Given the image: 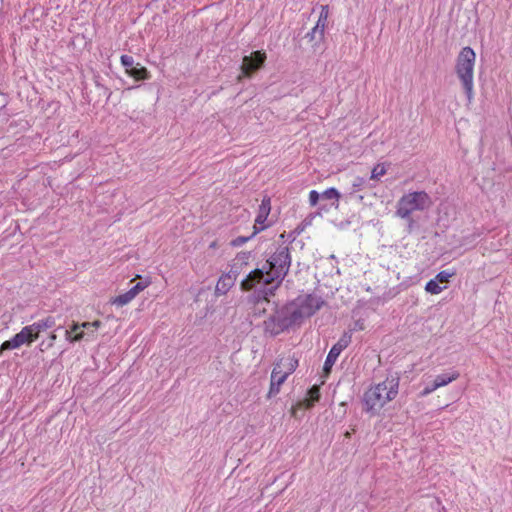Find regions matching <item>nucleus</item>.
I'll return each mask as SVG.
<instances>
[{
	"label": "nucleus",
	"mask_w": 512,
	"mask_h": 512,
	"mask_svg": "<svg viewBox=\"0 0 512 512\" xmlns=\"http://www.w3.org/2000/svg\"><path fill=\"white\" fill-rule=\"evenodd\" d=\"M291 266V254L287 245L281 244L274 251L266 254L265 263L260 268L250 271L240 282V289L248 292L246 302L258 306L269 303L270 297L283 282Z\"/></svg>",
	"instance_id": "1"
},
{
	"label": "nucleus",
	"mask_w": 512,
	"mask_h": 512,
	"mask_svg": "<svg viewBox=\"0 0 512 512\" xmlns=\"http://www.w3.org/2000/svg\"><path fill=\"white\" fill-rule=\"evenodd\" d=\"M325 304L315 294L300 295L283 305L275 304L273 312L263 322V331L270 337L299 327L305 318L313 316Z\"/></svg>",
	"instance_id": "2"
},
{
	"label": "nucleus",
	"mask_w": 512,
	"mask_h": 512,
	"mask_svg": "<svg viewBox=\"0 0 512 512\" xmlns=\"http://www.w3.org/2000/svg\"><path fill=\"white\" fill-rule=\"evenodd\" d=\"M400 378L389 375L383 382L369 388L363 395L365 411L376 414L398 394Z\"/></svg>",
	"instance_id": "3"
},
{
	"label": "nucleus",
	"mask_w": 512,
	"mask_h": 512,
	"mask_svg": "<svg viewBox=\"0 0 512 512\" xmlns=\"http://www.w3.org/2000/svg\"><path fill=\"white\" fill-rule=\"evenodd\" d=\"M431 205V198L425 191L409 192L397 201L395 216L407 222L406 230L411 233L417 226V222L412 217L413 212L424 211Z\"/></svg>",
	"instance_id": "4"
},
{
	"label": "nucleus",
	"mask_w": 512,
	"mask_h": 512,
	"mask_svg": "<svg viewBox=\"0 0 512 512\" xmlns=\"http://www.w3.org/2000/svg\"><path fill=\"white\" fill-rule=\"evenodd\" d=\"M476 54L471 47H464L460 51L456 62V73L460 79L468 101L473 98V72Z\"/></svg>",
	"instance_id": "5"
},
{
	"label": "nucleus",
	"mask_w": 512,
	"mask_h": 512,
	"mask_svg": "<svg viewBox=\"0 0 512 512\" xmlns=\"http://www.w3.org/2000/svg\"><path fill=\"white\" fill-rule=\"evenodd\" d=\"M266 58V53L261 50L254 51L250 55L244 56L240 67L241 74L238 76V79L241 80L243 77H252L264 66Z\"/></svg>",
	"instance_id": "6"
},
{
	"label": "nucleus",
	"mask_w": 512,
	"mask_h": 512,
	"mask_svg": "<svg viewBox=\"0 0 512 512\" xmlns=\"http://www.w3.org/2000/svg\"><path fill=\"white\" fill-rule=\"evenodd\" d=\"M35 334H32L28 325L23 327L20 332L16 333L11 339L4 341L0 345V356L7 350L18 349L23 345H31L34 342Z\"/></svg>",
	"instance_id": "7"
},
{
	"label": "nucleus",
	"mask_w": 512,
	"mask_h": 512,
	"mask_svg": "<svg viewBox=\"0 0 512 512\" xmlns=\"http://www.w3.org/2000/svg\"><path fill=\"white\" fill-rule=\"evenodd\" d=\"M238 274L236 269H231L229 272L224 273L217 281L215 295H225L234 286Z\"/></svg>",
	"instance_id": "8"
},
{
	"label": "nucleus",
	"mask_w": 512,
	"mask_h": 512,
	"mask_svg": "<svg viewBox=\"0 0 512 512\" xmlns=\"http://www.w3.org/2000/svg\"><path fill=\"white\" fill-rule=\"evenodd\" d=\"M148 286V282H138L132 288H130L127 292L116 296L112 304L117 305L118 307H122L129 302H131L141 291H143Z\"/></svg>",
	"instance_id": "9"
},
{
	"label": "nucleus",
	"mask_w": 512,
	"mask_h": 512,
	"mask_svg": "<svg viewBox=\"0 0 512 512\" xmlns=\"http://www.w3.org/2000/svg\"><path fill=\"white\" fill-rule=\"evenodd\" d=\"M55 324V318L52 316H48L44 319L34 322L31 325H28V327L31 330L32 334H35V339L37 340L41 332L54 327Z\"/></svg>",
	"instance_id": "10"
},
{
	"label": "nucleus",
	"mask_w": 512,
	"mask_h": 512,
	"mask_svg": "<svg viewBox=\"0 0 512 512\" xmlns=\"http://www.w3.org/2000/svg\"><path fill=\"white\" fill-rule=\"evenodd\" d=\"M271 211V199L269 196H264L258 209V214L255 219V225L265 226L264 223L268 218Z\"/></svg>",
	"instance_id": "11"
},
{
	"label": "nucleus",
	"mask_w": 512,
	"mask_h": 512,
	"mask_svg": "<svg viewBox=\"0 0 512 512\" xmlns=\"http://www.w3.org/2000/svg\"><path fill=\"white\" fill-rule=\"evenodd\" d=\"M94 83H95V88H96V99H95V102L96 103H99L102 99L107 102L111 95H112V92L110 91L109 88H107L106 86H104L101 82H100V76L99 75H95L94 76Z\"/></svg>",
	"instance_id": "12"
},
{
	"label": "nucleus",
	"mask_w": 512,
	"mask_h": 512,
	"mask_svg": "<svg viewBox=\"0 0 512 512\" xmlns=\"http://www.w3.org/2000/svg\"><path fill=\"white\" fill-rule=\"evenodd\" d=\"M320 397V386L315 384L307 391V397L303 401L304 407L312 408L320 400Z\"/></svg>",
	"instance_id": "13"
},
{
	"label": "nucleus",
	"mask_w": 512,
	"mask_h": 512,
	"mask_svg": "<svg viewBox=\"0 0 512 512\" xmlns=\"http://www.w3.org/2000/svg\"><path fill=\"white\" fill-rule=\"evenodd\" d=\"M127 74L134 78L136 81H143L151 78L150 72L140 63H136V65L130 69Z\"/></svg>",
	"instance_id": "14"
},
{
	"label": "nucleus",
	"mask_w": 512,
	"mask_h": 512,
	"mask_svg": "<svg viewBox=\"0 0 512 512\" xmlns=\"http://www.w3.org/2000/svg\"><path fill=\"white\" fill-rule=\"evenodd\" d=\"M275 364H281L282 372L289 376L298 367V359L295 356H289L286 359H280Z\"/></svg>",
	"instance_id": "15"
},
{
	"label": "nucleus",
	"mask_w": 512,
	"mask_h": 512,
	"mask_svg": "<svg viewBox=\"0 0 512 512\" xmlns=\"http://www.w3.org/2000/svg\"><path fill=\"white\" fill-rule=\"evenodd\" d=\"M90 326H91V322H83L81 325L74 324L72 326L71 330L66 329L64 331V335H65L66 340H68L70 342L80 341L84 337V332L76 333L74 336L71 335V332L78 330L80 327H82V328H89Z\"/></svg>",
	"instance_id": "16"
},
{
	"label": "nucleus",
	"mask_w": 512,
	"mask_h": 512,
	"mask_svg": "<svg viewBox=\"0 0 512 512\" xmlns=\"http://www.w3.org/2000/svg\"><path fill=\"white\" fill-rule=\"evenodd\" d=\"M459 377V373L454 371L452 373H443L440 375H437L434 379V388H440L443 387L452 381L456 380Z\"/></svg>",
	"instance_id": "17"
},
{
	"label": "nucleus",
	"mask_w": 512,
	"mask_h": 512,
	"mask_svg": "<svg viewBox=\"0 0 512 512\" xmlns=\"http://www.w3.org/2000/svg\"><path fill=\"white\" fill-rule=\"evenodd\" d=\"M352 341V332L346 331L339 338V340L331 347L334 351H337L339 354L346 349Z\"/></svg>",
	"instance_id": "18"
},
{
	"label": "nucleus",
	"mask_w": 512,
	"mask_h": 512,
	"mask_svg": "<svg viewBox=\"0 0 512 512\" xmlns=\"http://www.w3.org/2000/svg\"><path fill=\"white\" fill-rule=\"evenodd\" d=\"M265 228H266V226L257 227L256 225H254V231L250 236H238L231 241V245L233 247H240V246L244 245L246 242H248L251 238H253L257 233L264 230Z\"/></svg>",
	"instance_id": "19"
},
{
	"label": "nucleus",
	"mask_w": 512,
	"mask_h": 512,
	"mask_svg": "<svg viewBox=\"0 0 512 512\" xmlns=\"http://www.w3.org/2000/svg\"><path fill=\"white\" fill-rule=\"evenodd\" d=\"M305 38H307L309 42H314L315 44H317L324 38V29L315 25L309 32H307Z\"/></svg>",
	"instance_id": "20"
},
{
	"label": "nucleus",
	"mask_w": 512,
	"mask_h": 512,
	"mask_svg": "<svg viewBox=\"0 0 512 512\" xmlns=\"http://www.w3.org/2000/svg\"><path fill=\"white\" fill-rule=\"evenodd\" d=\"M287 377L288 376L282 372L281 364H274L270 379L282 385L286 381Z\"/></svg>",
	"instance_id": "21"
},
{
	"label": "nucleus",
	"mask_w": 512,
	"mask_h": 512,
	"mask_svg": "<svg viewBox=\"0 0 512 512\" xmlns=\"http://www.w3.org/2000/svg\"><path fill=\"white\" fill-rule=\"evenodd\" d=\"M339 353L337 351H334L333 349H330L328 352V355L325 359L323 370L325 373H330L332 370L333 365L335 364L337 358L339 357Z\"/></svg>",
	"instance_id": "22"
},
{
	"label": "nucleus",
	"mask_w": 512,
	"mask_h": 512,
	"mask_svg": "<svg viewBox=\"0 0 512 512\" xmlns=\"http://www.w3.org/2000/svg\"><path fill=\"white\" fill-rule=\"evenodd\" d=\"M444 288L445 286L441 287L440 283L435 278L429 280L425 285L426 292L433 295L439 294Z\"/></svg>",
	"instance_id": "23"
},
{
	"label": "nucleus",
	"mask_w": 512,
	"mask_h": 512,
	"mask_svg": "<svg viewBox=\"0 0 512 512\" xmlns=\"http://www.w3.org/2000/svg\"><path fill=\"white\" fill-rule=\"evenodd\" d=\"M320 197L321 200H335L336 202H338L340 198V193L336 188L330 187L326 189L324 192H322L320 194Z\"/></svg>",
	"instance_id": "24"
},
{
	"label": "nucleus",
	"mask_w": 512,
	"mask_h": 512,
	"mask_svg": "<svg viewBox=\"0 0 512 512\" xmlns=\"http://www.w3.org/2000/svg\"><path fill=\"white\" fill-rule=\"evenodd\" d=\"M328 15H329V6L328 5H322L321 6L320 15H319V18H318V21H317L316 25L325 30V26H326V23H327Z\"/></svg>",
	"instance_id": "25"
},
{
	"label": "nucleus",
	"mask_w": 512,
	"mask_h": 512,
	"mask_svg": "<svg viewBox=\"0 0 512 512\" xmlns=\"http://www.w3.org/2000/svg\"><path fill=\"white\" fill-rule=\"evenodd\" d=\"M368 184V180L364 177H355L353 183H352V191L350 194H354L358 191L363 190L366 185Z\"/></svg>",
	"instance_id": "26"
},
{
	"label": "nucleus",
	"mask_w": 512,
	"mask_h": 512,
	"mask_svg": "<svg viewBox=\"0 0 512 512\" xmlns=\"http://www.w3.org/2000/svg\"><path fill=\"white\" fill-rule=\"evenodd\" d=\"M120 62L125 68L126 74L129 72L130 69H132L136 65L134 58L130 55H122L120 57Z\"/></svg>",
	"instance_id": "27"
},
{
	"label": "nucleus",
	"mask_w": 512,
	"mask_h": 512,
	"mask_svg": "<svg viewBox=\"0 0 512 512\" xmlns=\"http://www.w3.org/2000/svg\"><path fill=\"white\" fill-rule=\"evenodd\" d=\"M386 174V168L384 164H377L371 171L370 179L378 180L380 177Z\"/></svg>",
	"instance_id": "28"
},
{
	"label": "nucleus",
	"mask_w": 512,
	"mask_h": 512,
	"mask_svg": "<svg viewBox=\"0 0 512 512\" xmlns=\"http://www.w3.org/2000/svg\"><path fill=\"white\" fill-rule=\"evenodd\" d=\"M454 275H455V271L443 270V271H440L439 273H437V275L435 276V279L439 283H446Z\"/></svg>",
	"instance_id": "29"
},
{
	"label": "nucleus",
	"mask_w": 512,
	"mask_h": 512,
	"mask_svg": "<svg viewBox=\"0 0 512 512\" xmlns=\"http://www.w3.org/2000/svg\"><path fill=\"white\" fill-rule=\"evenodd\" d=\"M280 387H281V385L278 384V382H274L270 379V387H269V391L267 393V398L271 399V398L275 397L280 392Z\"/></svg>",
	"instance_id": "30"
},
{
	"label": "nucleus",
	"mask_w": 512,
	"mask_h": 512,
	"mask_svg": "<svg viewBox=\"0 0 512 512\" xmlns=\"http://www.w3.org/2000/svg\"><path fill=\"white\" fill-rule=\"evenodd\" d=\"M320 200V193H318L316 190H311L309 192V203L311 206H316Z\"/></svg>",
	"instance_id": "31"
},
{
	"label": "nucleus",
	"mask_w": 512,
	"mask_h": 512,
	"mask_svg": "<svg viewBox=\"0 0 512 512\" xmlns=\"http://www.w3.org/2000/svg\"><path fill=\"white\" fill-rule=\"evenodd\" d=\"M437 388H434V382L431 384V385H428L424 388L422 394L423 395H428L430 393H432L433 391H435Z\"/></svg>",
	"instance_id": "32"
},
{
	"label": "nucleus",
	"mask_w": 512,
	"mask_h": 512,
	"mask_svg": "<svg viewBox=\"0 0 512 512\" xmlns=\"http://www.w3.org/2000/svg\"><path fill=\"white\" fill-rule=\"evenodd\" d=\"M302 231H303L302 228L297 227L293 232H291L289 234V238H291V241H293L295 239V236H294L295 234L299 235Z\"/></svg>",
	"instance_id": "33"
},
{
	"label": "nucleus",
	"mask_w": 512,
	"mask_h": 512,
	"mask_svg": "<svg viewBox=\"0 0 512 512\" xmlns=\"http://www.w3.org/2000/svg\"><path fill=\"white\" fill-rule=\"evenodd\" d=\"M56 338H57L56 334H55V333H52V334L50 335V340H51V342L47 345V347L52 346V345H53V342L56 340Z\"/></svg>",
	"instance_id": "34"
},
{
	"label": "nucleus",
	"mask_w": 512,
	"mask_h": 512,
	"mask_svg": "<svg viewBox=\"0 0 512 512\" xmlns=\"http://www.w3.org/2000/svg\"><path fill=\"white\" fill-rule=\"evenodd\" d=\"M100 324H101V323H100V321H94V322H92V323H91V326H93V327H96V328H97V327H99V326H100Z\"/></svg>",
	"instance_id": "35"
},
{
	"label": "nucleus",
	"mask_w": 512,
	"mask_h": 512,
	"mask_svg": "<svg viewBox=\"0 0 512 512\" xmlns=\"http://www.w3.org/2000/svg\"><path fill=\"white\" fill-rule=\"evenodd\" d=\"M320 209H321V210L328 211V210H329V207H326V206H324V205H323V206H321V207H320Z\"/></svg>",
	"instance_id": "36"
},
{
	"label": "nucleus",
	"mask_w": 512,
	"mask_h": 512,
	"mask_svg": "<svg viewBox=\"0 0 512 512\" xmlns=\"http://www.w3.org/2000/svg\"><path fill=\"white\" fill-rule=\"evenodd\" d=\"M265 312H266V309L264 308L263 310H259L258 314H259V315H262V314H264Z\"/></svg>",
	"instance_id": "37"
},
{
	"label": "nucleus",
	"mask_w": 512,
	"mask_h": 512,
	"mask_svg": "<svg viewBox=\"0 0 512 512\" xmlns=\"http://www.w3.org/2000/svg\"><path fill=\"white\" fill-rule=\"evenodd\" d=\"M210 247H211V248L216 247V242H212V243L210 244Z\"/></svg>",
	"instance_id": "38"
},
{
	"label": "nucleus",
	"mask_w": 512,
	"mask_h": 512,
	"mask_svg": "<svg viewBox=\"0 0 512 512\" xmlns=\"http://www.w3.org/2000/svg\"><path fill=\"white\" fill-rule=\"evenodd\" d=\"M280 238H281V239H284V238H285V234H284V233H283V234H281V235H280Z\"/></svg>",
	"instance_id": "39"
},
{
	"label": "nucleus",
	"mask_w": 512,
	"mask_h": 512,
	"mask_svg": "<svg viewBox=\"0 0 512 512\" xmlns=\"http://www.w3.org/2000/svg\"><path fill=\"white\" fill-rule=\"evenodd\" d=\"M44 345V342H41L40 349L43 350L42 346Z\"/></svg>",
	"instance_id": "40"
},
{
	"label": "nucleus",
	"mask_w": 512,
	"mask_h": 512,
	"mask_svg": "<svg viewBox=\"0 0 512 512\" xmlns=\"http://www.w3.org/2000/svg\"><path fill=\"white\" fill-rule=\"evenodd\" d=\"M238 255H241V253H239ZM242 255H243V256H246V253H245V252H242Z\"/></svg>",
	"instance_id": "41"
}]
</instances>
